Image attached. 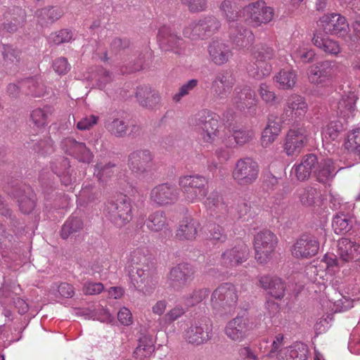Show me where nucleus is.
<instances>
[{"instance_id": "obj_36", "label": "nucleus", "mask_w": 360, "mask_h": 360, "mask_svg": "<svg viewBox=\"0 0 360 360\" xmlns=\"http://www.w3.org/2000/svg\"><path fill=\"white\" fill-rule=\"evenodd\" d=\"M63 14V8L57 6L45 7L37 10L35 13L37 21L41 25L53 23L60 19Z\"/></svg>"}, {"instance_id": "obj_11", "label": "nucleus", "mask_w": 360, "mask_h": 360, "mask_svg": "<svg viewBox=\"0 0 360 360\" xmlns=\"http://www.w3.org/2000/svg\"><path fill=\"white\" fill-rule=\"evenodd\" d=\"M243 14L247 20L258 26L271 21L274 11L273 8L266 6L264 1H257L245 6Z\"/></svg>"}, {"instance_id": "obj_3", "label": "nucleus", "mask_w": 360, "mask_h": 360, "mask_svg": "<svg viewBox=\"0 0 360 360\" xmlns=\"http://www.w3.org/2000/svg\"><path fill=\"white\" fill-rule=\"evenodd\" d=\"M191 123L202 130L200 137L205 145L214 143L219 133L218 116L210 111L202 110L191 120Z\"/></svg>"}, {"instance_id": "obj_8", "label": "nucleus", "mask_w": 360, "mask_h": 360, "mask_svg": "<svg viewBox=\"0 0 360 360\" xmlns=\"http://www.w3.org/2000/svg\"><path fill=\"white\" fill-rule=\"evenodd\" d=\"M337 66L335 62L325 60L316 62L309 68L308 79L310 83L319 86L331 84L336 75Z\"/></svg>"}, {"instance_id": "obj_56", "label": "nucleus", "mask_w": 360, "mask_h": 360, "mask_svg": "<svg viewBox=\"0 0 360 360\" xmlns=\"http://www.w3.org/2000/svg\"><path fill=\"white\" fill-rule=\"evenodd\" d=\"M98 194L99 191L96 186L87 183L81 189L79 198V200H83L85 202H89L96 199Z\"/></svg>"}, {"instance_id": "obj_2", "label": "nucleus", "mask_w": 360, "mask_h": 360, "mask_svg": "<svg viewBox=\"0 0 360 360\" xmlns=\"http://www.w3.org/2000/svg\"><path fill=\"white\" fill-rule=\"evenodd\" d=\"M179 185L186 199L191 202L203 200L208 193V180L202 175L181 176Z\"/></svg>"}, {"instance_id": "obj_33", "label": "nucleus", "mask_w": 360, "mask_h": 360, "mask_svg": "<svg viewBox=\"0 0 360 360\" xmlns=\"http://www.w3.org/2000/svg\"><path fill=\"white\" fill-rule=\"evenodd\" d=\"M335 167L331 159H325L319 162L316 165L314 176L317 181L321 184H326L333 179L335 174Z\"/></svg>"}, {"instance_id": "obj_39", "label": "nucleus", "mask_w": 360, "mask_h": 360, "mask_svg": "<svg viewBox=\"0 0 360 360\" xmlns=\"http://www.w3.org/2000/svg\"><path fill=\"white\" fill-rule=\"evenodd\" d=\"M274 80L279 89H290L296 83L297 75L292 69H283L275 75Z\"/></svg>"}, {"instance_id": "obj_15", "label": "nucleus", "mask_w": 360, "mask_h": 360, "mask_svg": "<svg viewBox=\"0 0 360 360\" xmlns=\"http://www.w3.org/2000/svg\"><path fill=\"white\" fill-rule=\"evenodd\" d=\"M308 142V134L304 127L290 129L286 135L283 150L288 156L297 155Z\"/></svg>"}, {"instance_id": "obj_30", "label": "nucleus", "mask_w": 360, "mask_h": 360, "mask_svg": "<svg viewBox=\"0 0 360 360\" xmlns=\"http://www.w3.org/2000/svg\"><path fill=\"white\" fill-rule=\"evenodd\" d=\"M208 53L211 60L217 65L225 64L232 56L229 47L219 41H214L209 45Z\"/></svg>"}, {"instance_id": "obj_41", "label": "nucleus", "mask_w": 360, "mask_h": 360, "mask_svg": "<svg viewBox=\"0 0 360 360\" xmlns=\"http://www.w3.org/2000/svg\"><path fill=\"white\" fill-rule=\"evenodd\" d=\"M205 205L210 211L211 214H226L227 206L223 201L221 196L217 193H212L205 201Z\"/></svg>"}, {"instance_id": "obj_38", "label": "nucleus", "mask_w": 360, "mask_h": 360, "mask_svg": "<svg viewBox=\"0 0 360 360\" xmlns=\"http://www.w3.org/2000/svg\"><path fill=\"white\" fill-rule=\"evenodd\" d=\"M146 226L153 232L169 229V224L165 212L156 211L150 214L146 220Z\"/></svg>"}, {"instance_id": "obj_4", "label": "nucleus", "mask_w": 360, "mask_h": 360, "mask_svg": "<svg viewBox=\"0 0 360 360\" xmlns=\"http://www.w3.org/2000/svg\"><path fill=\"white\" fill-rule=\"evenodd\" d=\"M277 245L276 236L269 230L258 232L254 237L255 258L259 264L269 262Z\"/></svg>"}, {"instance_id": "obj_31", "label": "nucleus", "mask_w": 360, "mask_h": 360, "mask_svg": "<svg viewBox=\"0 0 360 360\" xmlns=\"http://www.w3.org/2000/svg\"><path fill=\"white\" fill-rule=\"evenodd\" d=\"M259 283L262 288L268 290L269 294L276 299L281 300L284 297L285 286L281 278L262 276L259 278Z\"/></svg>"}, {"instance_id": "obj_26", "label": "nucleus", "mask_w": 360, "mask_h": 360, "mask_svg": "<svg viewBox=\"0 0 360 360\" xmlns=\"http://www.w3.org/2000/svg\"><path fill=\"white\" fill-rule=\"evenodd\" d=\"M231 102L240 110L250 108L257 103L255 93L248 86L237 87L234 89Z\"/></svg>"}, {"instance_id": "obj_29", "label": "nucleus", "mask_w": 360, "mask_h": 360, "mask_svg": "<svg viewBox=\"0 0 360 360\" xmlns=\"http://www.w3.org/2000/svg\"><path fill=\"white\" fill-rule=\"evenodd\" d=\"M308 347L302 342L284 347L276 354V360H307L308 356Z\"/></svg>"}, {"instance_id": "obj_63", "label": "nucleus", "mask_w": 360, "mask_h": 360, "mask_svg": "<svg viewBox=\"0 0 360 360\" xmlns=\"http://www.w3.org/2000/svg\"><path fill=\"white\" fill-rule=\"evenodd\" d=\"M72 37L71 32L68 30H61L55 33H52L49 37L50 41L55 44H60L69 42Z\"/></svg>"}, {"instance_id": "obj_37", "label": "nucleus", "mask_w": 360, "mask_h": 360, "mask_svg": "<svg viewBox=\"0 0 360 360\" xmlns=\"http://www.w3.org/2000/svg\"><path fill=\"white\" fill-rule=\"evenodd\" d=\"M338 255L344 262H349L355 259L359 253V246L348 238H342L338 240Z\"/></svg>"}, {"instance_id": "obj_28", "label": "nucleus", "mask_w": 360, "mask_h": 360, "mask_svg": "<svg viewBox=\"0 0 360 360\" xmlns=\"http://www.w3.org/2000/svg\"><path fill=\"white\" fill-rule=\"evenodd\" d=\"M318 165V158L314 154L304 155L300 164L295 165L292 168V173L299 181H304L309 179L311 172L315 170Z\"/></svg>"}, {"instance_id": "obj_64", "label": "nucleus", "mask_w": 360, "mask_h": 360, "mask_svg": "<svg viewBox=\"0 0 360 360\" xmlns=\"http://www.w3.org/2000/svg\"><path fill=\"white\" fill-rule=\"evenodd\" d=\"M233 136L235 139L236 143L238 145H243L254 137V132L252 130H233Z\"/></svg>"}, {"instance_id": "obj_42", "label": "nucleus", "mask_w": 360, "mask_h": 360, "mask_svg": "<svg viewBox=\"0 0 360 360\" xmlns=\"http://www.w3.org/2000/svg\"><path fill=\"white\" fill-rule=\"evenodd\" d=\"M281 131V125L276 121H269L262 132L261 142L264 147L270 146Z\"/></svg>"}, {"instance_id": "obj_19", "label": "nucleus", "mask_w": 360, "mask_h": 360, "mask_svg": "<svg viewBox=\"0 0 360 360\" xmlns=\"http://www.w3.org/2000/svg\"><path fill=\"white\" fill-rule=\"evenodd\" d=\"M61 148L66 154L84 163H90L94 158L92 152L84 143L77 141L72 137L65 138L61 141Z\"/></svg>"}, {"instance_id": "obj_12", "label": "nucleus", "mask_w": 360, "mask_h": 360, "mask_svg": "<svg viewBox=\"0 0 360 360\" xmlns=\"http://www.w3.org/2000/svg\"><path fill=\"white\" fill-rule=\"evenodd\" d=\"M220 26L219 22L212 16L206 17L198 22H192L184 30L185 37L195 40L204 38L215 32Z\"/></svg>"}, {"instance_id": "obj_61", "label": "nucleus", "mask_w": 360, "mask_h": 360, "mask_svg": "<svg viewBox=\"0 0 360 360\" xmlns=\"http://www.w3.org/2000/svg\"><path fill=\"white\" fill-rule=\"evenodd\" d=\"M28 190V193L30 195L22 196L18 200L20 209L22 212L25 214L30 213L35 207L34 195L32 193L30 189Z\"/></svg>"}, {"instance_id": "obj_55", "label": "nucleus", "mask_w": 360, "mask_h": 360, "mask_svg": "<svg viewBox=\"0 0 360 360\" xmlns=\"http://www.w3.org/2000/svg\"><path fill=\"white\" fill-rule=\"evenodd\" d=\"M258 93L262 100L269 105H274L276 103L277 96L271 87L266 83H262L258 89Z\"/></svg>"}, {"instance_id": "obj_35", "label": "nucleus", "mask_w": 360, "mask_h": 360, "mask_svg": "<svg viewBox=\"0 0 360 360\" xmlns=\"http://www.w3.org/2000/svg\"><path fill=\"white\" fill-rule=\"evenodd\" d=\"M312 42L315 46L327 54L338 55L340 52L339 44L321 32L314 34Z\"/></svg>"}, {"instance_id": "obj_58", "label": "nucleus", "mask_w": 360, "mask_h": 360, "mask_svg": "<svg viewBox=\"0 0 360 360\" xmlns=\"http://www.w3.org/2000/svg\"><path fill=\"white\" fill-rule=\"evenodd\" d=\"M181 2L191 13L204 11L208 5V0H181Z\"/></svg>"}, {"instance_id": "obj_18", "label": "nucleus", "mask_w": 360, "mask_h": 360, "mask_svg": "<svg viewBox=\"0 0 360 360\" xmlns=\"http://www.w3.org/2000/svg\"><path fill=\"white\" fill-rule=\"evenodd\" d=\"M319 25L326 34L345 36L349 30L346 18L338 13L323 15L319 20Z\"/></svg>"}, {"instance_id": "obj_62", "label": "nucleus", "mask_w": 360, "mask_h": 360, "mask_svg": "<svg viewBox=\"0 0 360 360\" xmlns=\"http://www.w3.org/2000/svg\"><path fill=\"white\" fill-rule=\"evenodd\" d=\"M153 352L154 347L152 345L145 343L144 341L141 340L134 352V356L137 359H142L149 357Z\"/></svg>"}, {"instance_id": "obj_22", "label": "nucleus", "mask_w": 360, "mask_h": 360, "mask_svg": "<svg viewBox=\"0 0 360 360\" xmlns=\"http://www.w3.org/2000/svg\"><path fill=\"white\" fill-rule=\"evenodd\" d=\"M308 110V105L304 97L292 94L285 103L283 115L288 120H296L304 117Z\"/></svg>"}, {"instance_id": "obj_1", "label": "nucleus", "mask_w": 360, "mask_h": 360, "mask_svg": "<svg viewBox=\"0 0 360 360\" xmlns=\"http://www.w3.org/2000/svg\"><path fill=\"white\" fill-rule=\"evenodd\" d=\"M148 255V251L146 247L133 250L127 258V269L134 287L144 294L150 295L155 288L158 281L149 272Z\"/></svg>"}, {"instance_id": "obj_14", "label": "nucleus", "mask_w": 360, "mask_h": 360, "mask_svg": "<svg viewBox=\"0 0 360 360\" xmlns=\"http://www.w3.org/2000/svg\"><path fill=\"white\" fill-rule=\"evenodd\" d=\"M195 274L194 267L188 263H180L173 266L168 274L167 280L170 287L180 290L191 281Z\"/></svg>"}, {"instance_id": "obj_5", "label": "nucleus", "mask_w": 360, "mask_h": 360, "mask_svg": "<svg viewBox=\"0 0 360 360\" xmlns=\"http://www.w3.org/2000/svg\"><path fill=\"white\" fill-rule=\"evenodd\" d=\"M107 212L110 220L117 226H122L132 219V206L130 198L119 194L107 205Z\"/></svg>"}, {"instance_id": "obj_24", "label": "nucleus", "mask_w": 360, "mask_h": 360, "mask_svg": "<svg viewBox=\"0 0 360 360\" xmlns=\"http://www.w3.org/2000/svg\"><path fill=\"white\" fill-rule=\"evenodd\" d=\"M249 320L243 316H236L229 321L225 327V334L233 341L240 342L250 330Z\"/></svg>"}, {"instance_id": "obj_34", "label": "nucleus", "mask_w": 360, "mask_h": 360, "mask_svg": "<svg viewBox=\"0 0 360 360\" xmlns=\"http://www.w3.org/2000/svg\"><path fill=\"white\" fill-rule=\"evenodd\" d=\"M199 223L192 219L182 220L176 232V238L179 240H192L195 238Z\"/></svg>"}, {"instance_id": "obj_21", "label": "nucleus", "mask_w": 360, "mask_h": 360, "mask_svg": "<svg viewBox=\"0 0 360 360\" xmlns=\"http://www.w3.org/2000/svg\"><path fill=\"white\" fill-rule=\"evenodd\" d=\"M178 197L177 188L168 184H161L155 186L150 193V200L161 206L174 203Z\"/></svg>"}, {"instance_id": "obj_44", "label": "nucleus", "mask_w": 360, "mask_h": 360, "mask_svg": "<svg viewBox=\"0 0 360 360\" xmlns=\"http://www.w3.org/2000/svg\"><path fill=\"white\" fill-rule=\"evenodd\" d=\"M158 39L162 48L166 51L169 50L167 46L172 49L176 48L180 41V39L172 33L170 28L167 27H163L160 29Z\"/></svg>"}, {"instance_id": "obj_23", "label": "nucleus", "mask_w": 360, "mask_h": 360, "mask_svg": "<svg viewBox=\"0 0 360 360\" xmlns=\"http://www.w3.org/2000/svg\"><path fill=\"white\" fill-rule=\"evenodd\" d=\"M153 156L148 150H138L131 153L128 158L129 169L136 174H142L152 167Z\"/></svg>"}, {"instance_id": "obj_59", "label": "nucleus", "mask_w": 360, "mask_h": 360, "mask_svg": "<svg viewBox=\"0 0 360 360\" xmlns=\"http://www.w3.org/2000/svg\"><path fill=\"white\" fill-rule=\"evenodd\" d=\"M107 129L111 134L122 136L127 131V124L122 120L115 119L108 124Z\"/></svg>"}, {"instance_id": "obj_10", "label": "nucleus", "mask_w": 360, "mask_h": 360, "mask_svg": "<svg viewBox=\"0 0 360 360\" xmlns=\"http://www.w3.org/2000/svg\"><path fill=\"white\" fill-rule=\"evenodd\" d=\"M212 326L207 319L194 321L184 332L186 341L193 345L206 343L212 338Z\"/></svg>"}, {"instance_id": "obj_6", "label": "nucleus", "mask_w": 360, "mask_h": 360, "mask_svg": "<svg viewBox=\"0 0 360 360\" xmlns=\"http://www.w3.org/2000/svg\"><path fill=\"white\" fill-rule=\"evenodd\" d=\"M256 68H250L249 73L257 79L268 77L272 70L269 60L276 56L275 50L267 44H261L256 47L253 53Z\"/></svg>"}, {"instance_id": "obj_60", "label": "nucleus", "mask_w": 360, "mask_h": 360, "mask_svg": "<svg viewBox=\"0 0 360 360\" xmlns=\"http://www.w3.org/2000/svg\"><path fill=\"white\" fill-rule=\"evenodd\" d=\"M198 84V79H192L189 80L180 87L179 92L174 95L173 100L176 103L179 102L183 97L188 95L197 86Z\"/></svg>"}, {"instance_id": "obj_48", "label": "nucleus", "mask_w": 360, "mask_h": 360, "mask_svg": "<svg viewBox=\"0 0 360 360\" xmlns=\"http://www.w3.org/2000/svg\"><path fill=\"white\" fill-rule=\"evenodd\" d=\"M82 229L83 222L81 219L72 217L63 224L60 231V236L63 239H67L70 236L80 231Z\"/></svg>"}, {"instance_id": "obj_50", "label": "nucleus", "mask_w": 360, "mask_h": 360, "mask_svg": "<svg viewBox=\"0 0 360 360\" xmlns=\"http://www.w3.org/2000/svg\"><path fill=\"white\" fill-rule=\"evenodd\" d=\"M343 129V126L340 121H332L329 122L322 131L323 139L327 142H331L336 140L340 132Z\"/></svg>"}, {"instance_id": "obj_54", "label": "nucleus", "mask_w": 360, "mask_h": 360, "mask_svg": "<svg viewBox=\"0 0 360 360\" xmlns=\"http://www.w3.org/2000/svg\"><path fill=\"white\" fill-rule=\"evenodd\" d=\"M220 10L229 23L238 20L239 15L237 8L230 0H224L221 4Z\"/></svg>"}, {"instance_id": "obj_45", "label": "nucleus", "mask_w": 360, "mask_h": 360, "mask_svg": "<svg viewBox=\"0 0 360 360\" xmlns=\"http://www.w3.org/2000/svg\"><path fill=\"white\" fill-rule=\"evenodd\" d=\"M353 219L344 213H338L333 219V228L335 233L345 234L353 226Z\"/></svg>"}, {"instance_id": "obj_9", "label": "nucleus", "mask_w": 360, "mask_h": 360, "mask_svg": "<svg viewBox=\"0 0 360 360\" xmlns=\"http://www.w3.org/2000/svg\"><path fill=\"white\" fill-rule=\"evenodd\" d=\"M259 172L256 161L250 158H241L236 162L232 176L238 185L249 186L257 180Z\"/></svg>"}, {"instance_id": "obj_51", "label": "nucleus", "mask_w": 360, "mask_h": 360, "mask_svg": "<svg viewBox=\"0 0 360 360\" xmlns=\"http://www.w3.org/2000/svg\"><path fill=\"white\" fill-rule=\"evenodd\" d=\"M343 146L349 152L360 153V128L354 129L347 133Z\"/></svg>"}, {"instance_id": "obj_17", "label": "nucleus", "mask_w": 360, "mask_h": 360, "mask_svg": "<svg viewBox=\"0 0 360 360\" xmlns=\"http://www.w3.org/2000/svg\"><path fill=\"white\" fill-rule=\"evenodd\" d=\"M236 79L231 72L222 70L216 74L211 84V91L217 99H224L231 93Z\"/></svg>"}, {"instance_id": "obj_46", "label": "nucleus", "mask_w": 360, "mask_h": 360, "mask_svg": "<svg viewBox=\"0 0 360 360\" xmlns=\"http://www.w3.org/2000/svg\"><path fill=\"white\" fill-rule=\"evenodd\" d=\"M136 95L140 104L145 107L153 108L160 100L159 96L146 86L139 88Z\"/></svg>"}, {"instance_id": "obj_16", "label": "nucleus", "mask_w": 360, "mask_h": 360, "mask_svg": "<svg viewBox=\"0 0 360 360\" xmlns=\"http://www.w3.org/2000/svg\"><path fill=\"white\" fill-rule=\"evenodd\" d=\"M319 246V242L316 237L302 235L292 245V255L298 259H309L318 253Z\"/></svg>"}, {"instance_id": "obj_7", "label": "nucleus", "mask_w": 360, "mask_h": 360, "mask_svg": "<svg viewBox=\"0 0 360 360\" xmlns=\"http://www.w3.org/2000/svg\"><path fill=\"white\" fill-rule=\"evenodd\" d=\"M238 301L237 290L234 285L225 283L216 288L211 295V304L219 311H229Z\"/></svg>"}, {"instance_id": "obj_49", "label": "nucleus", "mask_w": 360, "mask_h": 360, "mask_svg": "<svg viewBox=\"0 0 360 360\" xmlns=\"http://www.w3.org/2000/svg\"><path fill=\"white\" fill-rule=\"evenodd\" d=\"M53 112L52 108L45 106L43 108H37L32 110L31 119L37 127H42L47 124L48 119Z\"/></svg>"}, {"instance_id": "obj_43", "label": "nucleus", "mask_w": 360, "mask_h": 360, "mask_svg": "<svg viewBox=\"0 0 360 360\" xmlns=\"http://www.w3.org/2000/svg\"><path fill=\"white\" fill-rule=\"evenodd\" d=\"M21 88L24 89L25 94L40 97L45 94V86L38 79L28 78L21 81Z\"/></svg>"}, {"instance_id": "obj_52", "label": "nucleus", "mask_w": 360, "mask_h": 360, "mask_svg": "<svg viewBox=\"0 0 360 360\" xmlns=\"http://www.w3.org/2000/svg\"><path fill=\"white\" fill-rule=\"evenodd\" d=\"M115 171L116 165L114 164L109 162L104 165L102 162H98L96 165L94 174L99 181H105L114 175Z\"/></svg>"}, {"instance_id": "obj_20", "label": "nucleus", "mask_w": 360, "mask_h": 360, "mask_svg": "<svg viewBox=\"0 0 360 360\" xmlns=\"http://www.w3.org/2000/svg\"><path fill=\"white\" fill-rule=\"evenodd\" d=\"M248 257V246L242 243L223 252L221 256L220 263L225 268L232 269L245 262Z\"/></svg>"}, {"instance_id": "obj_25", "label": "nucleus", "mask_w": 360, "mask_h": 360, "mask_svg": "<svg viewBox=\"0 0 360 360\" xmlns=\"http://www.w3.org/2000/svg\"><path fill=\"white\" fill-rule=\"evenodd\" d=\"M297 195L302 205L314 209L321 207L324 200L321 190L311 186L298 189Z\"/></svg>"}, {"instance_id": "obj_47", "label": "nucleus", "mask_w": 360, "mask_h": 360, "mask_svg": "<svg viewBox=\"0 0 360 360\" xmlns=\"http://www.w3.org/2000/svg\"><path fill=\"white\" fill-rule=\"evenodd\" d=\"M209 294L210 291L207 288L195 289L182 297V303L186 308L195 307L202 302Z\"/></svg>"}, {"instance_id": "obj_40", "label": "nucleus", "mask_w": 360, "mask_h": 360, "mask_svg": "<svg viewBox=\"0 0 360 360\" xmlns=\"http://www.w3.org/2000/svg\"><path fill=\"white\" fill-rule=\"evenodd\" d=\"M358 99L355 92H345L337 104L338 110L343 116H347L354 110Z\"/></svg>"}, {"instance_id": "obj_13", "label": "nucleus", "mask_w": 360, "mask_h": 360, "mask_svg": "<svg viewBox=\"0 0 360 360\" xmlns=\"http://www.w3.org/2000/svg\"><path fill=\"white\" fill-rule=\"evenodd\" d=\"M2 31L14 34L23 30L26 23L27 14L25 9L19 6L8 8L3 14Z\"/></svg>"}, {"instance_id": "obj_57", "label": "nucleus", "mask_w": 360, "mask_h": 360, "mask_svg": "<svg viewBox=\"0 0 360 360\" xmlns=\"http://www.w3.org/2000/svg\"><path fill=\"white\" fill-rule=\"evenodd\" d=\"M186 311V309L182 305L176 304L165 314L163 321L165 324L169 325L183 316Z\"/></svg>"}, {"instance_id": "obj_32", "label": "nucleus", "mask_w": 360, "mask_h": 360, "mask_svg": "<svg viewBox=\"0 0 360 360\" xmlns=\"http://www.w3.org/2000/svg\"><path fill=\"white\" fill-rule=\"evenodd\" d=\"M230 38L236 46L239 48H244L254 41V34L252 32L248 29L231 27L229 29Z\"/></svg>"}, {"instance_id": "obj_53", "label": "nucleus", "mask_w": 360, "mask_h": 360, "mask_svg": "<svg viewBox=\"0 0 360 360\" xmlns=\"http://www.w3.org/2000/svg\"><path fill=\"white\" fill-rule=\"evenodd\" d=\"M292 56L295 60H300L304 63H309L314 60L316 53L314 50L303 44L297 46L292 51Z\"/></svg>"}, {"instance_id": "obj_27", "label": "nucleus", "mask_w": 360, "mask_h": 360, "mask_svg": "<svg viewBox=\"0 0 360 360\" xmlns=\"http://www.w3.org/2000/svg\"><path fill=\"white\" fill-rule=\"evenodd\" d=\"M2 66L10 73L18 70L21 62V51L10 44L2 45Z\"/></svg>"}]
</instances>
